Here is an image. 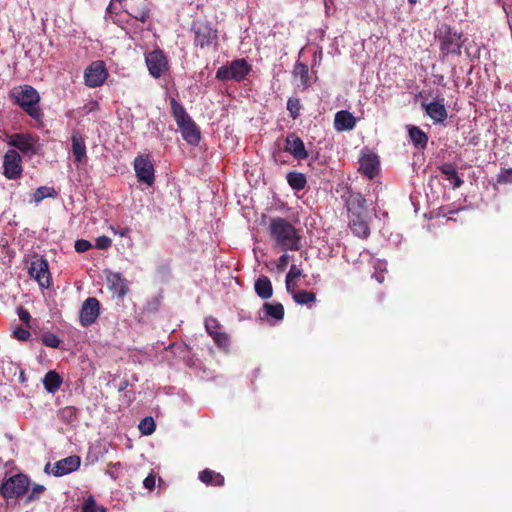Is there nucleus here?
I'll return each mask as SVG.
<instances>
[{"label":"nucleus","mask_w":512,"mask_h":512,"mask_svg":"<svg viewBox=\"0 0 512 512\" xmlns=\"http://www.w3.org/2000/svg\"><path fill=\"white\" fill-rule=\"evenodd\" d=\"M270 237L281 249L298 251L301 248V236L298 230L286 219L276 217L269 224Z\"/></svg>","instance_id":"1"},{"label":"nucleus","mask_w":512,"mask_h":512,"mask_svg":"<svg viewBox=\"0 0 512 512\" xmlns=\"http://www.w3.org/2000/svg\"><path fill=\"white\" fill-rule=\"evenodd\" d=\"M10 98L32 119L41 122L44 113L39 106L41 97L39 92L31 85H20L15 87Z\"/></svg>","instance_id":"2"},{"label":"nucleus","mask_w":512,"mask_h":512,"mask_svg":"<svg viewBox=\"0 0 512 512\" xmlns=\"http://www.w3.org/2000/svg\"><path fill=\"white\" fill-rule=\"evenodd\" d=\"M170 106L183 139L190 145H198L201 139L199 127L176 99H171Z\"/></svg>","instance_id":"3"},{"label":"nucleus","mask_w":512,"mask_h":512,"mask_svg":"<svg viewBox=\"0 0 512 512\" xmlns=\"http://www.w3.org/2000/svg\"><path fill=\"white\" fill-rule=\"evenodd\" d=\"M191 31L194 33L193 45L200 49H213L216 51L219 46L218 30L215 25L207 20H195L192 23Z\"/></svg>","instance_id":"4"},{"label":"nucleus","mask_w":512,"mask_h":512,"mask_svg":"<svg viewBox=\"0 0 512 512\" xmlns=\"http://www.w3.org/2000/svg\"><path fill=\"white\" fill-rule=\"evenodd\" d=\"M440 41V52L442 59L447 55H460L461 48L464 44L463 33L458 32L455 28L448 24H443L438 29L436 36Z\"/></svg>","instance_id":"5"},{"label":"nucleus","mask_w":512,"mask_h":512,"mask_svg":"<svg viewBox=\"0 0 512 512\" xmlns=\"http://www.w3.org/2000/svg\"><path fill=\"white\" fill-rule=\"evenodd\" d=\"M252 71V66L244 58L234 59L218 68L216 79L219 81L242 82Z\"/></svg>","instance_id":"6"},{"label":"nucleus","mask_w":512,"mask_h":512,"mask_svg":"<svg viewBox=\"0 0 512 512\" xmlns=\"http://www.w3.org/2000/svg\"><path fill=\"white\" fill-rule=\"evenodd\" d=\"M30 479L27 475L18 473L7 480L0 486V494L5 499H18L24 496L29 489Z\"/></svg>","instance_id":"7"},{"label":"nucleus","mask_w":512,"mask_h":512,"mask_svg":"<svg viewBox=\"0 0 512 512\" xmlns=\"http://www.w3.org/2000/svg\"><path fill=\"white\" fill-rule=\"evenodd\" d=\"M8 144L27 155H35L41 148L39 138L29 133H15L11 135Z\"/></svg>","instance_id":"8"},{"label":"nucleus","mask_w":512,"mask_h":512,"mask_svg":"<svg viewBox=\"0 0 512 512\" xmlns=\"http://www.w3.org/2000/svg\"><path fill=\"white\" fill-rule=\"evenodd\" d=\"M145 62L150 75L156 79L160 78L169 69L167 57L159 48L147 53Z\"/></svg>","instance_id":"9"},{"label":"nucleus","mask_w":512,"mask_h":512,"mask_svg":"<svg viewBox=\"0 0 512 512\" xmlns=\"http://www.w3.org/2000/svg\"><path fill=\"white\" fill-rule=\"evenodd\" d=\"M107 77L105 63L101 60L93 61L84 71L85 84L90 88L103 85Z\"/></svg>","instance_id":"10"},{"label":"nucleus","mask_w":512,"mask_h":512,"mask_svg":"<svg viewBox=\"0 0 512 512\" xmlns=\"http://www.w3.org/2000/svg\"><path fill=\"white\" fill-rule=\"evenodd\" d=\"M134 170L139 182L149 186L154 184V166L149 155H138L134 160Z\"/></svg>","instance_id":"11"},{"label":"nucleus","mask_w":512,"mask_h":512,"mask_svg":"<svg viewBox=\"0 0 512 512\" xmlns=\"http://www.w3.org/2000/svg\"><path fill=\"white\" fill-rule=\"evenodd\" d=\"M3 174L7 179L16 180L22 175V158L20 154L10 149L5 153L3 160Z\"/></svg>","instance_id":"12"},{"label":"nucleus","mask_w":512,"mask_h":512,"mask_svg":"<svg viewBox=\"0 0 512 512\" xmlns=\"http://www.w3.org/2000/svg\"><path fill=\"white\" fill-rule=\"evenodd\" d=\"M29 275L42 287H48L50 285L48 262L39 255H34L32 257L29 266Z\"/></svg>","instance_id":"13"},{"label":"nucleus","mask_w":512,"mask_h":512,"mask_svg":"<svg viewBox=\"0 0 512 512\" xmlns=\"http://www.w3.org/2000/svg\"><path fill=\"white\" fill-rule=\"evenodd\" d=\"M283 150L292 155L298 162L307 159L309 156L303 140L295 132L287 134L284 140Z\"/></svg>","instance_id":"14"},{"label":"nucleus","mask_w":512,"mask_h":512,"mask_svg":"<svg viewBox=\"0 0 512 512\" xmlns=\"http://www.w3.org/2000/svg\"><path fill=\"white\" fill-rule=\"evenodd\" d=\"M100 315V302L95 297L87 298L79 312V322L83 327H88L96 322Z\"/></svg>","instance_id":"15"},{"label":"nucleus","mask_w":512,"mask_h":512,"mask_svg":"<svg viewBox=\"0 0 512 512\" xmlns=\"http://www.w3.org/2000/svg\"><path fill=\"white\" fill-rule=\"evenodd\" d=\"M124 11L134 19L146 23L151 17L152 3L149 0H131L129 8Z\"/></svg>","instance_id":"16"},{"label":"nucleus","mask_w":512,"mask_h":512,"mask_svg":"<svg viewBox=\"0 0 512 512\" xmlns=\"http://www.w3.org/2000/svg\"><path fill=\"white\" fill-rule=\"evenodd\" d=\"M81 465V458L77 455H71L57 461L54 464L52 473L54 476L60 477L78 470Z\"/></svg>","instance_id":"17"},{"label":"nucleus","mask_w":512,"mask_h":512,"mask_svg":"<svg viewBox=\"0 0 512 512\" xmlns=\"http://www.w3.org/2000/svg\"><path fill=\"white\" fill-rule=\"evenodd\" d=\"M349 216L368 214L366 199L361 193L350 192L345 200Z\"/></svg>","instance_id":"18"},{"label":"nucleus","mask_w":512,"mask_h":512,"mask_svg":"<svg viewBox=\"0 0 512 512\" xmlns=\"http://www.w3.org/2000/svg\"><path fill=\"white\" fill-rule=\"evenodd\" d=\"M379 169L378 156L372 153L364 154L359 159V172L369 179H373Z\"/></svg>","instance_id":"19"},{"label":"nucleus","mask_w":512,"mask_h":512,"mask_svg":"<svg viewBox=\"0 0 512 512\" xmlns=\"http://www.w3.org/2000/svg\"><path fill=\"white\" fill-rule=\"evenodd\" d=\"M444 98L440 100H434L428 104H422L425 109L426 114L435 122V123H443L447 117L448 112L444 105Z\"/></svg>","instance_id":"20"},{"label":"nucleus","mask_w":512,"mask_h":512,"mask_svg":"<svg viewBox=\"0 0 512 512\" xmlns=\"http://www.w3.org/2000/svg\"><path fill=\"white\" fill-rule=\"evenodd\" d=\"M349 226L357 237L367 238L370 235L368 214L349 216Z\"/></svg>","instance_id":"21"},{"label":"nucleus","mask_w":512,"mask_h":512,"mask_svg":"<svg viewBox=\"0 0 512 512\" xmlns=\"http://www.w3.org/2000/svg\"><path fill=\"white\" fill-rule=\"evenodd\" d=\"M72 153L75 162H82L86 158V144L85 139L80 131H73L71 136Z\"/></svg>","instance_id":"22"},{"label":"nucleus","mask_w":512,"mask_h":512,"mask_svg":"<svg viewBox=\"0 0 512 512\" xmlns=\"http://www.w3.org/2000/svg\"><path fill=\"white\" fill-rule=\"evenodd\" d=\"M356 125L355 117L346 110H341L336 113L334 119V127L337 131H349Z\"/></svg>","instance_id":"23"},{"label":"nucleus","mask_w":512,"mask_h":512,"mask_svg":"<svg viewBox=\"0 0 512 512\" xmlns=\"http://www.w3.org/2000/svg\"><path fill=\"white\" fill-rule=\"evenodd\" d=\"M107 281L110 284V289L120 298H123L127 294V281L120 273H109L107 275Z\"/></svg>","instance_id":"24"},{"label":"nucleus","mask_w":512,"mask_h":512,"mask_svg":"<svg viewBox=\"0 0 512 512\" xmlns=\"http://www.w3.org/2000/svg\"><path fill=\"white\" fill-rule=\"evenodd\" d=\"M256 294L264 300H267L273 295V287L270 279L267 276H260L254 284Z\"/></svg>","instance_id":"25"},{"label":"nucleus","mask_w":512,"mask_h":512,"mask_svg":"<svg viewBox=\"0 0 512 512\" xmlns=\"http://www.w3.org/2000/svg\"><path fill=\"white\" fill-rule=\"evenodd\" d=\"M440 172L445 175L453 189L461 187L464 181L459 177L455 167L450 163H444L439 167Z\"/></svg>","instance_id":"26"},{"label":"nucleus","mask_w":512,"mask_h":512,"mask_svg":"<svg viewBox=\"0 0 512 512\" xmlns=\"http://www.w3.org/2000/svg\"><path fill=\"white\" fill-rule=\"evenodd\" d=\"M199 480L206 485L223 486L225 479L224 476L209 468L204 469L199 473Z\"/></svg>","instance_id":"27"},{"label":"nucleus","mask_w":512,"mask_h":512,"mask_svg":"<svg viewBox=\"0 0 512 512\" xmlns=\"http://www.w3.org/2000/svg\"><path fill=\"white\" fill-rule=\"evenodd\" d=\"M62 377L54 370L47 372L43 378V385L47 392L55 393L62 385Z\"/></svg>","instance_id":"28"},{"label":"nucleus","mask_w":512,"mask_h":512,"mask_svg":"<svg viewBox=\"0 0 512 512\" xmlns=\"http://www.w3.org/2000/svg\"><path fill=\"white\" fill-rule=\"evenodd\" d=\"M287 292L291 294L294 301L300 305H310L316 301V294L311 291L296 290V288H292V291Z\"/></svg>","instance_id":"29"},{"label":"nucleus","mask_w":512,"mask_h":512,"mask_svg":"<svg viewBox=\"0 0 512 512\" xmlns=\"http://www.w3.org/2000/svg\"><path fill=\"white\" fill-rule=\"evenodd\" d=\"M409 137L413 145L418 149H425L428 143L427 134L419 127L412 126L409 128Z\"/></svg>","instance_id":"30"},{"label":"nucleus","mask_w":512,"mask_h":512,"mask_svg":"<svg viewBox=\"0 0 512 512\" xmlns=\"http://www.w3.org/2000/svg\"><path fill=\"white\" fill-rule=\"evenodd\" d=\"M286 180L289 186L296 191L303 190L307 185L305 174L297 171H290L286 175Z\"/></svg>","instance_id":"31"},{"label":"nucleus","mask_w":512,"mask_h":512,"mask_svg":"<svg viewBox=\"0 0 512 512\" xmlns=\"http://www.w3.org/2000/svg\"><path fill=\"white\" fill-rule=\"evenodd\" d=\"M294 77H299L301 85L304 88L311 86V80L309 77V67L302 62H296L292 72Z\"/></svg>","instance_id":"32"},{"label":"nucleus","mask_w":512,"mask_h":512,"mask_svg":"<svg viewBox=\"0 0 512 512\" xmlns=\"http://www.w3.org/2000/svg\"><path fill=\"white\" fill-rule=\"evenodd\" d=\"M263 309L265 310L266 315L276 320H282L284 318V307L281 303L271 304L265 302L263 304Z\"/></svg>","instance_id":"33"},{"label":"nucleus","mask_w":512,"mask_h":512,"mask_svg":"<svg viewBox=\"0 0 512 512\" xmlns=\"http://www.w3.org/2000/svg\"><path fill=\"white\" fill-rule=\"evenodd\" d=\"M302 276V270L297 268L296 265H291L285 279V285L287 291H292V288H296V280Z\"/></svg>","instance_id":"34"},{"label":"nucleus","mask_w":512,"mask_h":512,"mask_svg":"<svg viewBox=\"0 0 512 512\" xmlns=\"http://www.w3.org/2000/svg\"><path fill=\"white\" fill-rule=\"evenodd\" d=\"M57 195L56 190L53 187L41 186L36 189L33 194V200L38 203L45 198L55 197Z\"/></svg>","instance_id":"35"},{"label":"nucleus","mask_w":512,"mask_h":512,"mask_svg":"<svg viewBox=\"0 0 512 512\" xmlns=\"http://www.w3.org/2000/svg\"><path fill=\"white\" fill-rule=\"evenodd\" d=\"M302 108V105L300 103V99L290 97L287 101V110L289 111L290 117L295 120L300 115V110Z\"/></svg>","instance_id":"36"},{"label":"nucleus","mask_w":512,"mask_h":512,"mask_svg":"<svg viewBox=\"0 0 512 512\" xmlns=\"http://www.w3.org/2000/svg\"><path fill=\"white\" fill-rule=\"evenodd\" d=\"M46 488L41 484H34L30 492H27L25 503L29 504L40 499Z\"/></svg>","instance_id":"37"},{"label":"nucleus","mask_w":512,"mask_h":512,"mask_svg":"<svg viewBox=\"0 0 512 512\" xmlns=\"http://www.w3.org/2000/svg\"><path fill=\"white\" fill-rule=\"evenodd\" d=\"M205 329L209 336L214 337L219 331L222 330L220 322L214 317H207L205 319Z\"/></svg>","instance_id":"38"},{"label":"nucleus","mask_w":512,"mask_h":512,"mask_svg":"<svg viewBox=\"0 0 512 512\" xmlns=\"http://www.w3.org/2000/svg\"><path fill=\"white\" fill-rule=\"evenodd\" d=\"M156 425L152 417H146L140 421L139 430L143 435H150L155 431Z\"/></svg>","instance_id":"39"},{"label":"nucleus","mask_w":512,"mask_h":512,"mask_svg":"<svg viewBox=\"0 0 512 512\" xmlns=\"http://www.w3.org/2000/svg\"><path fill=\"white\" fill-rule=\"evenodd\" d=\"M214 343L220 349H227L230 345V337L223 330L219 331L214 337H212Z\"/></svg>","instance_id":"40"},{"label":"nucleus","mask_w":512,"mask_h":512,"mask_svg":"<svg viewBox=\"0 0 512 512\" xmlns=\"http://www.w3.org/2000/svg\"><path fill=\"white\" fill-rule=\"evenodd\" d=\"M42 343L50 348H58L61 340L55 334L51 332H45L42 334Z\"/></svg>","instance_id":"41"},{"label":"nucleus","mask_w":512,"mask_h":512,"mask_svg":"<svg viewBox=\"0 0 512 512\" xmlns=\"http://www.w3.org/2000/svg\"><path fill=\"white\" fill-rule=\"evenodd\" d=\"M60 417L67 422H74L77 420V409L73 406H66L60 410Z\"/></svg>","instance_id":"42"},{"label":"nucleus","mask_w":512,"mask_h":512,"mask_svg":"<svg viewBox=\"0 0 512 512\" xmlns=\"http://www.w3.org/2000/svg\"><path fill=\"white\" fill-rule=\"evenodd\" d=\"M465 52L471 61L478 60L481 54V46L475 42L469 43L465 48Z\"/></svg>","instance_id":"43"},{"label":"nucleus","mask_w":512,"mask_h":512,"mask_svg":"<svg viewBox=\"0 0 512 512\" xmlns=\"http://www.w3.org/2000/svg\"><path fill=\"white\" fill-rule=\"evenodd\" d=\"M497 183L511 184L512 183V168H502L497 175Z\"/></svg>","instance_id":"44"},{"label":"nucleus","mask_w":512,"mask_h":512,"mask_svg":"<svg viewBox=\"0 0 512 512\" xmlns=\"http://www.w3.org/2000/svg\"><path fill=\"white\" fill-rule=\"evenodd\" d=\"M97 503L93 496H89L85 499L81 512H96Z\"/></svg>","instance_id":"45"},{"label":"nucleus","mask_w":512,"mask_h":512,"mask_svg":"<svg viewBox=\"0 0 512 512\" xmlns=\"http://www.w3.org/2000/svg\"><path fill=\"white\" fill-rule=\"evenodd\" d=\"M112 245V240L108 236H99L96 238L95 246L97 249H108Z\"/></svg>","instance_id":"46"},{"label":"nucleus","mask_w":512,"mask_h":512,"mask_svg":"<svg viewBox=\"0 0 512 512\" xmlns=\"http://www.w3.org/2000/svg\"><path fill=\"white\" fill-rule=\"evenodd\" d=\"M74 247L77 252L83 253L88 251L92 247V244L88 240L79 239L75 242Z\"/></svg>","instance_id":"47"},{"label":"nucleus","mask_w":512,"mask_h":512,"mask_svg":"<svg viewBox=\"0 0 512 512\" xmlns=\"http://www.w3.org/2000/svg\"><path fill=\"white\" fill-rule=\"evenodd\" d=\"M13 334L16 339L21 340V341H26L31 336L30 332L27 329L22 328V327L16 328L14 330Z\"/></svg>","instance_id":"48"},{"label":"nucleus","mask_w":512,"mask_h":512,"mask_svg":"<svg viewBox=\"0 0 512 512\" xmlns=\"http://www.w3.org/2000/svg\"><path fill=\"white\" fill-rule=\"evenodd\" d=\"M289 259H290V257L288 254H286V253L282 254L278 259V262L276 265L277 269L279 271H284L288 265Z\"/></svg>","instance_id":"49"},{"label":"nucleus","mask_w":512,"mask_h":512,"mask_svg":"<svg viewBox=\"0 0 512 512\" xmlns=\"http://www.w3.org/2000/svg\"><path fill=\"white\" fill-rule=\"evenodd\" d=\"M155 476L153 474H149L143 481V485L148 490H152L155 487Z\"/></svg>","instance_id":"50"},{"label":"nucleus","mask_w":512,"mask_h":512,"mask_svg":"<svg viewBox=\"0 0 512 512\" xmlns=\"http://www.w3.org/2000/svg\"><path fill=\"white\" fill-rule=\"evenodd\" d=\"M83 109L86 111V113L94 112L99 109V103L95 100H91L84 105Z\"/></svg>","instance_id":"51"},{"label":"nucleus","mask_w":512,"mask_h":512,"mask_svg":"<svg viewBox=\"0 0 512 512\" xmlns=\"http://www.w3.org/2000/svg\"><path fill=\"white\" fill-rule=\"evenodd\" d=\"M18 315L19 319L24 323H28L31 319L30 313L23 308L19 309Z\"/></svg>","instance_id":"52"},{"label":"nucleus","mask_w":512,"mask_h":512,"mask_svg":"<svg viewBox=\"0 0 512 512\" xmlns=\"http://www.w3.org/2000/svg\"><path fill=\"white\" fill-rule=\"evenodd\" d=\"M273 160L277 164H286V161L282 159L281 151H274L272 154Z\"/></svg>","instance_id":"53"},{"label":"nucleus","mask_w":512,"mask_h":512,"mask_svg":"<svg viewBox=\"0 0 512 512\" xmlns=\"http://www.w3.org/2000/svg\"><path fill=\"white\" fill-rule=\"evenodd\" d=\"M129 386V381L127 379H124L120 382L119 384V387H118V391L119 392H122L124 391L127 387Z\"/></svg>","instance_id":"54"},{"label":"nucleus","mask_w":512,"mask_h":512,"mask_svg":"<svg viewBox=\"0 0 512 512\" xmlns=\"http://www.w3.org/2000/svg\"><path fill=\"white\" fill-rule=\"evenodd\" d=\"M114 13L116 14L117 12H116V8H115V6L113 4V1H111L110 4L107 7V14H109L111 16Z\"/></svg>","instance_id":"55"},{"label":"nucleus","mask_w":512,"mask_h":512,"mask_svg":"<svg viewBox=\"0 0 512 512\" xmlns=\"http://www.w3.org/2000/svg\"><path fill=\"white\" fill-rule=\"evenodd\" d=\"M96 512H107V509L103 506L97 505Z\"/></svg>","instance_id":"56"},{"label":"nucleus","mask_w":512,"mask_h":512,"mask_svg":"<svg viewBox=\"0 0 512 512\" xmlns=\"http://www.w3.org/2000/svg\"><path fill=\"white\" fill-rule=\"evenodd\" d=\"M408 2L413 5V4H416L418 2V0H408Z\"/></svg>","instance_id":"57"},{"label":"nucleus","mask_w":512,"mask_h":512,"mask_svg":"<svg viewBox=\"0 0 512 512\" xmlns=\"http://www.w3.org/2000/svg\"><path fill=\"white\" fill-rule=\"evenodd\" d=\"M128 230H129V229H128V228H126V229H125V232H121V233H120V235H121V236H125V235H126V233L128 232Z\"/></svg>","instance_id":"58"}]
</instances>
